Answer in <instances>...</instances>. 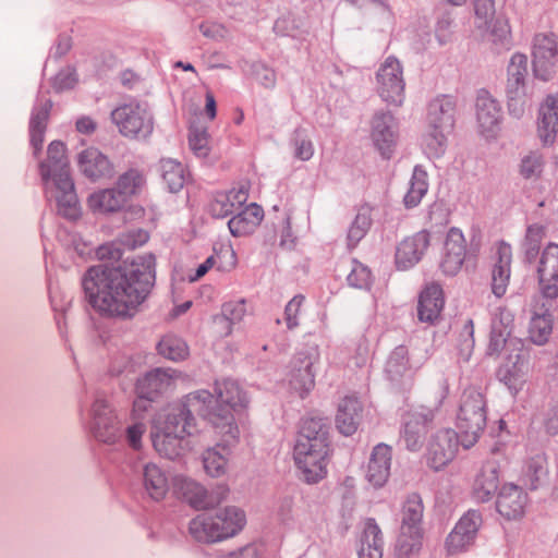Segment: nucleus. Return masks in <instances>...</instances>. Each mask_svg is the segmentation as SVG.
<instances>
[{
  "instance_id": "f257e3e1",
  "label": "nucleus",
  "mask_w": 558,
  "mask_h": 558,
  "mask_svg": "<svg viewBox=\"0 0 558 558\" xmlns=\"http://www.w3.org/2000/svg\"><path fill=\"white\" fill-rule=\"evenodd\" d=\"M155 266L153 254L136 256L118 267L93 266L82 279L85 298L102 316L131 318L155 286Z\"/></svg>"
},
{
  "instance_id": "f03ea898",
  "label": "nucleus",
  "mask_w": 558,
  "mask_h": 558,
  "mask_svg": "<svg viewBox=\"0 0 558 558\" xmlns=\"http://www.w3.org/2000/svg\"><path fill=\"white\" fill-rule=\"evenodd\" d=\"M214 398L208 390H196L186 395L182 401L170 408L161 428L183 437L196 432L195 414L208 421L218 434L228 436L234 440L240 434L238 425L228 410L220 409L215 412L211 409Z\"/></svg>"
},
{
  "instance_id": "7ed1b4c3",
  "label": "nucleus",
  "mask_w": 558,
  "mask_h": 558,
  "mask_svg": "<svg viewBox=\"0 0 558 558\" xmlns=\"http://www.w3.org/2000/svg\"><path fill=\"white\" fill-rule=\"evenodd\" d=\"M39 173L48 202H56L58 214L74 220L80 216L78 199L70 174L65 145L52 141L47 150V159L39 165Z\"/></svg>"
},
{
  "instance_id": "20e7f679",
  "label": "nucleus",
  "mask_w": 558,
  "mask_h": 558,
  "mask_svg": "<svg viewBox=\"0 0 558 558\" xmlns=\"http://www.w3.org/2000/svg\"><path fill=\"white\" fill-rule=\"evenodd\" d=\"M329 446L328 420L304 418L294 445L293 457L306 483L315 484L326 476Z\"/></svg>"
},
{
  "instance_id": "39448f33",
  "label": "nucleus",
  "mask_w": 558,
  "mask_h": 558,
  "mask_svg": "<svg viewBox=\"0 0 558 558\" xmlns=\"http://www.w3.org/2000/svg\"><path fill=\"white\" fill-rule=\"evenodd\" d=\"M125 420V413L117 411L104 393L97 392L88 410L86 425L97 441L116 445L125 440L132 449L138 450L146 425L135 420L124 427Z\"/></svg>"
},
{
  "instance_id": "423d86ee",
  "label": "nucleus",
  "mask_w": 558,
  "mask_h": 558,
  "mask_svg": "<svg viewBox=\"0 0 558 558\" xmlns=\"http://www.w3.org/2000/svg\"><path fill=\"white\" fill-rule=\"evenodd\" d=\"M487 422L485 396L475 388L462 393L457 414V428L461 434V446L465 449L474 446L482 435Z\"/></svg>"
},
{
  "instance_id": "0eeeda50",
  "label": "nucleus",
  "mask_w": 558,
  "mask_h": 558,
  "mask_svg": "<svg viewBox=\"0 0 558 558\" xmlns=\"http://www.w3.org/2000/svg\"><path fill=\"white\" fill-rule=\"evenodd\" d=\"M119 132L129 138L146 140L154 131V117L146 101L132 99L111 111Z\"/></svg>"
},
{
  "instance_id": "6e6552de",
  "label": "nucleus",
  "mask_w": 558,
  "mask_h": 558,
  "mask_svg": "<svg viewBox=\"0 0 558 558\" xmlns=\"http://www.w3.org/2000/svg\"><path fill=\"white\" fill-rule=\"evenodd\" d=\"M506 94L510 116L519 119L527 107L525 81L527 76V57L523 53H514L507 68Z\"/></svg>"
},
{
  "instance_id": "1a4fd4ad",
  "label": "nucleus",
  "mask_w": 558,
  "mask_h": 558,
  "mask_svg": "<svg viewBox=\"0 0 558 558\" xmlns=\"http://www.w3.org/2000/svg\"><path fill=\"white\" fill-rule=\"evenodd\" d=\"M317 345H308L298 351L290 363L289 385L302 399L315 387L314 365L319 362Z\"/></svg>"
},
{
  "instance_id": "9d476101",
  "label": "nucleus",
  "mask_w": 558,
  "mask_h": 558,
  "mask_svg": "<svg viewBox=\"0 0 558 558\" xmlns=\"http://www.w3.org/2000/svg\"><path fill=\"white\" fill-rule=\"evenodd\" d=\"M377 92L380 98L391 105L401 106L404 100L405 82L401 62L389 56L376 73Z\"/></svg>"
},
{
  "instance_id": "9b49d317",
  "label": "nucleus",
  "mask_w": 558,
  "mask_h": 558,
  "mask_svg": "<svg viewBox=\"0 0 558 558\" xmlns=\"http://www.w3.org/2000/svg\"><path fill=\"white\" fill-rule=\"evenodd\" d=\"M533 72L535 77L547 82L555 74L558 62V43L553 33L536 34L532 43Z\"/></svg>"
},
{
  "instance_id": "f8f14e48",
  "label": "nucleus",
  "mask_w": 558,
  "mask_h": 558,
  "mask_svg": "<svg viewBox=\"0 0 558 558\" xmlns=\"http://www.w3.org/2000/svg\"><path fill=\"white\" fill-rule=\"evenodd\" d=\"M461 445V434L451 428L437 430L427 445V464L435 471L446 466L456 456Z\"/></svg>"
},
{
  "instance_id": "ddd939ff",
  "label": "nucleus",
  "mask_w": 558,
  "mask_h": 558,
  "mask_svg": "<svg viewBox=\"0 0 558 558\" xmlns=\"http://www.w3.org/2000/svg\"><path fill=\"white\" fill-rule=\"evenodd\" d=\"M482 514L477 510H469L456 523L446 538V549L449 555L466 551L475 542L482 525Z\"/></svg>"
},
{
  "instance_id": "4468645a",
  "label": "nucleus",
  "mask_w": 558,
  "mask_h": 558,
  "mask_svg": "<svg viewBox=\"0 0 558 558\" xmlns=\"http://www.w3.org/2000/svg\"><path fill=\"white\" fill-rule=\"evenodd\" d=\"M371 137L380 155L389 159L398 140V122L390 111L379 110L371 122Z\"/></svg>"
},
{
  "instance_id": "2eb2a0df",
  "label": "nucleus",
  "mask_w": 558,
  "mask_h": 558,
  "mask_svg": "<svg viewBox=\"0 0 558 558\" xmlns=\"http://www.w3.org/2000/svg\"><path fill=\"white\" fill-rule=\"evenodd\" d=\"M434 412L426 408L410 411L403 418L401 439L410 451H418L433 425Z\"/></svg>"
},
{
  "instance_id": "dca6fc26",
  "label": "nucleus",
  "mask_w": 558,
  "mask_h": 558,
  "mask_svg": "<svg viewBox=\"0 0 558 558\" xmlns=\"http://www.w3.org/2000/svg\"><path fill=\"white\" fill-rule=\"evenodd\" d=\"M541 291L545 298H558V244L549 242L542 251L536 267Z\"/></svg>"
},
{
  "instance_id": "f3484780",
  "label": "nucleus",
  "mask_w": 558,
  "mask_h": 558,
  "mask_svg": "<svg viewBox=\"0 0 558 558\" xmlns=\"http://www.w3.org/2000/svg\"><path fill=\"white\" fill-rule=\"evenodd\" d=\"M476 120L482 135L493 137L499 130L502 118L499 101L487 92L480 90L475 101Z\"/></svg>"
},
{
  "instance_id": "a211bd4d",
  "label": "nucleus",
  "mask_w": 558,
  "mask_h": 558,
  "mask_svg": "<svg viewBox=\"0 0 558 558\" xmlns=\"http://www.w3.org/2000/svg\"><path fill=\"white\" fill-rule=\"evenodd\" d=\"M178 377L179 372L173 368H154L137 379L136 393L146 398L157 399L174 387Z\"/></svg>"
},
{
  "instance_id": "6ab92c4d",
  "label": "nucleus",
  "mask_w": 558,
  "mask_h": 558,
  "mask_svg": "<svg viewBox=\"0 0 558 558\" xmlns=\"http://www.w3.org/2000/svg\"><path fill=\"white\" fill-rule=\"evenodd\" d=\"M429 246V233L418 231L403 239L396 248L395 262L399 270H408L415 266Z\"/></svg>"
},
{
  "instance_id": "aec40b11",
  "label": "nucleus",
  "mask_w": 558,
  "mask_h": 558,
  "mask_svg": "<svg viewBox=\"0 0 558 558\" xmlns=\"http://www.w3.org/2000/svg\"><path fill=\"white\" fill-rule=\"evenodd\" d=\"M215 393L211 409L220 412V409L228 410L231 415L232 411L238 408H244L248 403L246 392L240 387L238 381L233 379L217 380L215 383ZM234 418V416H232ZM235 424V422L233 421Z\"/></svg>"
},
{
  "instance_id": "412c9836",
  "label": "nucleus",
  "mask_w": 558,
  "mask_h": 558,
  "mask_svg": "<svg viewBox=\"0 0 558 558\" xmlns=\"http://www.w3.org/2000/svg\"><path fill=\"white\" fill-rule=\"evenodd\" d=\"M445 296L439 283L432 282L421 291L417 302V318L421 323L435 325L440 319Z\"/></svg>"
},
{
  "instance_id": "4be33fe9",
  "label": "nucleus",
  "mask_w": 558,
  "mask_h": 558,
  "mask_svg": "<svg viewBox=\"0 0 558 558\" xmlns=\"http://www.w3.org/2000/svg\"><path fill=\"white\" fill-rule=\"evenodd\" d=\"M495 264L492 271V291L497 298L506 294L511 276L512 248L505 241L495 246Z\"/></svg>"
},
{
  "instance_id": "5701e85b",
  "label": "nucleus",
  "mask_w": 558,
  "mask_h": 558,
  "mask_svg": "<svg viewBox=\"0 0 558 558\" xmlns=\"http://www.w3.org/2000/svg\"><path fill=\"white\" fill-rule=\"evenodd\" d=\"M457 102L452 96L440 95L428 104L427 128L452 131L456 123Z\"/></svg>"
},
{
  "instance_id": "b1692460",
  "label": "nucleus",
  "mask_w": 558,
  "mask_h": 558,
  "mask_svg": "<svg viewBox=\"0 0 558 558\" xmlns=\"http://www.w3.org/2000/svg\"><path fill=\"white\" fill-rule=\"evenodd\" d=\"M465 239L462 231L451 228L445 242V254L440 262V269L447 276H454L461 269L465 258Z\"/></svg>"
},
{
  "instance_id": "393cba45",
  "label": "nucleus",
  "mask_w": 558,
  "mask_h": 558,
  "mask_svg": "<svg viewBox=\"0 0 558 558\" xmlns=\"http://www.w3.org/2000/svg\"><path fill=\"white\" fill-rule=\"evenodd\" d=\"M80 171L92 181L110 179L113 173V166L106 155L95 147H89L77 155Z\"/></svg>"
},
{
  "instance_id": "a878e982",
  "label": "nucleus",
  "mask_w": 558,
  "mask_h": 558,
  "mask_svg": "<svg viewBox=\"0 0 558 558\" xmlns=\"http://www.w3.org/2000/svg\"><path fill=\"white\" fill-rule=\"evenodd\" d=\"M51 108V99L46 98L41 93H39L29 119V141L35 156H37L43 148L44 136Z\"/></svg>"
},
{
  "instance_id": "bb28decb",
  "label": "nucleus",
  "mask_w": 558,
  "mask_h": 558,
  "mask_svg": "<svg viewBox=\"0 0 558 558\" xmlns=\"http://www.w3.org/2000/svg\"><path fill=\"white\" fill-rule=\"evenodd\" d=\"M145 494L153 500L163 499L169 490L166 472L156 463H143L136 466Z\"/></svg>"
},
{
  "instance_id": "cd10ccee",
  "label": "nucleus",
  "mask_w": 558,
  "mask_h": 558,
  "mask_svg": "<svg viewBox=\"0 0 558 558\" xmlns=\"http://www.w3.org/2000/svg\"><path fill=\"white\" fill-rule=\"evenodd\" d=\"M558 132V95H549L539 107L537 134L543 145L555 142Z\"/></svg>"
},
{
  "instance_id": "c85d7f7f",
  "label": "nucleus",
  "mask_w": 558,
  "mask_h": 558,
  "mask_svg": "<svg viewBox=\"0 0 558 558\" xmlns=\"http://www.w3.org/2000/svg\"><path fill=\"white\" fill-rule=\"evenodd\" d=\"M527 501V495L517 485L501 487L496 501L497 511L508 520L520 518Z\"/></svg>"
},
{
  "instance_id": "c756f323",
  "label": "nucleus",
  "mask_w": 558,
  "mask_h": 558,
  "mask_svg": "<svg viewBox=\"0 0 558 558\" xmlns=\"http://www.w3.org/2000/svg\"><path fill=\"white\" fill-rule=\"evenodd\" d=\"M391 448L386 444L374 447L366 471L367 481L376 488L381 487L390 475Z\"/></svg>"
},
{
  "instance_id": "7c9ffc66",
  "label": "nucleus",
  "mask_w": 558,
  "mask_h": 558,
  "mask_svg": "<svg viewBox=\"0 0 558 558\" xmlns=\"http://www.w3.org/2000/svg\"><path fill=\"white\" fill-rule=\"evenodd\" d=\"M362 403L355 397H345L341 400L336 415V426L344 436H351L362 420Z\"/></svg>"
},
{
  "instance_id": "2f4dec72",
  "label": "nucleus",
  "mask_w": 558,
  "mask_h": 558,
  "mask_svg": "<svg viewBox=\"0 0 558 558\" xmlns=\"http://www.w3.org/2000/svg\"><path fill=\"white\" fill-rule=\"evenodd\" d=\"M263 218L262 206L252 203L228 221V228L233 236H245L254 232Z\"/></svg>"
},
{
  "instance_id": "473e14b6",
  "label": "nucleus",
  "mask_w": 558,
  "mask_h": 558,
  "mask_svg": "<svg viewBox=\"0 0 558 558\" xmlns=\"http://www.w3.org/2000/svg\"><path fill=\"white\" fill-rule=\"evenodd\" d=\"M477 28H486L488 40L493 44L497 52L507 51L512 46L511 29L508 20L505 16H495V14L484 21L476 20Z\"/></svg>"
},
{
  "instance_id": "72a5a7b5",
  "label": "nucleus",
  "mask_w": 558,
  "mask_h": 558,
  "mask_svg": "<svg viewBox=\"0 0 558 558\" xmlns=\"http://www.w3.org/2000/svg\"><path fill=\"white\" fill-rule=\"evenodd\" d=\"M213 517L218 524L221 541L235 536L246 523L245 512L234 506L219 509Z\"/></svg>"
},
{
  "instance_id": "f704fd0d",
  "label": "nucleus",
  "mask_w": 558,
  "mask_h": 558,
  "mask_svg": "<svg viewBox=\"0 0 558 558\" xmlns=\"http://www.w3.org/2000/svg\"><path fill=\"white\" fill-rule=\"evenodd\" d=\"M384 537L375 519L365 521L359 558H383Z\"/></svg>"
},
{
  "instance_id": "c9c22d12",
  "label": "nucleus",
  "mask_w": 558,
  "mask_h": 558,
  "mask_svg": "<svg viewBox=\"0 0 558 558\" xmlns=\"http://www.w3.org/2000/svg\"><path fill=\"white\" fill-rule=\"evenodd\" d=\"M88 207L95 214H113L126 204L114 187L102 189L92 193L87 199Z\"/></svg>"
},
{
  "instance_id": "e433bc0d",
  "label": "nucleus",
  "mask_w": 558,
  "mask_h": 558,
  "mask_svg": "<svg viewBox=\"0 0 558 558\" xmlns=\"http://www.w3.org/2000/svg\"><path fill=\"white\" fill-rule=\"evenodd\" d=\"M189 533L198 543L221 542L218 524L210 513H201L193 518L189 523Z\"/></svg>"
},
{
  "instance_id": "4c0bfd02",
  "label": "nucleus",
  "mask_w": 558,
  "mask_h": 558,
  "mask_svg": "<svg viewBox=\"0 0 558 558\" xmlns=\"http://www.w3.org/2000/svg\"><path fill=\"white\" fill-rule=\"evenodd\" d=\"M423 512L424 506L421 496L416 493L410 494L402 506L400 529L423 533Z\"/></svg>"
},
{
  "instance_id": "58836bf2",
  "label": "nucleus",
  "mask_w": 558,
  "mask_h": 558,
  "mask_svg": "<svg viewBox=\"0 0 558 558\" xmlns=\"http://www.w3.org/2000/svg\"><path fill=\"white\" fill-rule=\"evenodd\" d=\"M546 475V457L543 452H535L525 460L522 468V481L527 488H538Z\"/></svg>"
},
{
  "instance_id": "ea45409f",
  "label": "nucleus",
  "mask_w": 558,
  "mask_h": 558,
  "mask_svg": "<svg viewBox=\"0 0 558 558\" xmlns=\"http://www.w3.org/2000/svg\"><path fill=\"white\" fill-rule=\"evenodd\" d=\"M222 436V441L225 445L220 447V445H217L214 448L207 449L203 454V464L206 473L213 477H218L222 475L226 471L227 465V457L225 454L226 446H230L234 442H236L239 436L232 440L228 436Z\"/></svg>"
},
{
  "instance_id": "a19ab883",
  "label": "nucleus",
  "mask_w": 558,
  "mask_h": 558,
  "mask_svg": "<svg viewBox=\"0 0 558 558\" xmlns=\"http://www.w3.org/2000/svg\"><path fill=\"white\" fill-rule=\"evenodd\" d=\"M181 488L185 500L195 509H207L220 501L219 498H215L204 486L193 480H183Z\"/></svg>"
},
{
  "instance_id": "79ce46f5",
  "label": "nucleus",
  "mask_w": 558,
  "mask_h": 558,
  "mask_svg": "<svg viewBox=\"0 0 558 558\" xmlns=\"http://www.w3.org/2000/svg\"><path fill=\"white\" fill-rule=\"evenodd\" d=\"M499 476L494 463H486L474 482V495L480 501H487L497 492Z\"/></svg>"
},
{
  "instance_id": "37998d69",
  "label": "nucleus",
  "mask_w": 558,
  "mask_h": 558,
  "mask_svg": "<svg viewBox=\"0 0 558 558\" xmlns=\"http://www.w3.org/2000/svg\"><path fill=\"white\" fill-rule=\"evenodd\" d=\"M184 438L181 435L171 434L159 426H156V430L151 434L154 448L159 454L171 460L180 454L182 450L181 444Z\"/></svg>"
},
{
  "instance_id": "c03bdc74",
  "label": "nucleus",
  "mask_w": 558,
  "mask_h": 558,
  "mask_svg": "<svg viewBox=\"0 0 558 558\" xmlns=\"http://www.w3.org/2000/svg\"><path fill=\"white\" fill-rule=\"evenodd\" d=\"M428 191V175L423 166L416 165L410 180V186L403 197L407 208L416 207Z\"/></svg>"
},
{
  "instance_id": "a18cd8bd",
  "label": "nucleus",
  "mask_w": 558,
  "mask_h": 558,
  "mask_svg": "<svg viewBox=\"0 0 558 558\" xmlns=\"http://www.w3.org/2000/svg\"><path fill=\"white\" fill-rule=\"evenodd\" d=\"M524 362L519 359L515 362H507L497 371L498 379L505 384L509 391L514 396L525 383Z\"/></svg>"
},
{
  "instance_id": "49530a36",
  "label": "nucleus",
  "mask_w": 558,
  "mask_h": 558,
  "mask_svg": "<svg viewBox=\"0 0 558 558\" xmlns=\"http://www.w3.org/2000/svg\"><path fill=\"white\" fill-rule=\"evenodd\" d=\"M372 223V208L368 205L361 206L348 230L347 241L350 250L354 248L365 238Z\"/></svg>"
},
{
  "instance_id": "de8ad7c7",
  "label": "nucleus",
  "mask_w": 558,
  "mask_h": 558,
  "mask_svg": "<svg viewBox=\"0 0 558 558\" xmlns=\"http://www.w3.org/2000/svg\"><path fill=\"white\" fill-rule=\"evenodd\" d=\"M160 172L163 183L171 193H178L185 183V170L181 162L174 159H161Z\"/></svg>"
},
{
  "instance_id": "09e8293b",
  "label": "nucleus",
  "mask_w": 558,
  "mask_h": 558,
  "mask_svg": "<svg viewBox=\"0 0 558 558\" xmlns=\"http://www.w3.org/2000/svg\"><path fill=\"white\" fill-rule=\"evenodd\" d=\"M157 351L161 356L173 362L183 361L189 355L186 342L173 333H168L160 339Z\"/></svg>"
},
{
  "instance_id": "8fccbe9b",
  "label": "nucleus",
  "mask_w": 558,
  "mask_h": 558,
  "mask_svg": "<svg viewBox=\"0 0 558 558\" xmlns=\"http://www.w3.org/2000/svg\"><path fill=\"white\" fill-rule=\"evenodd\" d=\"M409 371V356L408 349L404 345L396 347L389 354L386 365L385 374L392 383L399 381L404 374Z\"/></svg>"
},
{
  "instance_id": "3c124183",
  "label": "nucleus",
  "mask_w": 558,
  "mask_h": 558,
  "mask_svg": "<svg viewBox=\"0 0 558 558\" xmlns=\"http://www.w3.org/2000/svg\"><path fill=\"white\" fill-rule=\"evenodd\" d=\"M553 331V315L547 311L534 314L529 325V335L532 342L542 345L546 343Z\"/></svg>"
},
{
  "instance_id": "603ef678",
  "label": "nucleus",
  "mask_w": 558,
  "mask_h": 558,
  "mask_svg": "<svg viewBox=\"0 0 558 558\" xmlns=\"http://www.w3.org/2000/svg\"><path fill=\"white\" fill-rule=\"evenodd\" d=\"M451 132L440 129L427 130L423 140V148L429 159H438L445 155L448 145V134Z\"/></svg>"
},
{
  "instance_id": "864d4df0",
  "label": "nucleus",
  "mask_w": 558,
  "mask_h": 558,
  "mask_svg": "<svg viewBox=\"0 0 558 558\" xmlns=\"http://www.w3.org/2000/svg\"><path fill=\"white\" fill-rule=\"evenodd\" d=\"M423 533L414 531H403L400 529V534L395 544L396 558H410L413 554L417 553L422 546Z\"/></svg>"
},
{
  "instance_id": "5fc2aeb1",
  "label": "nucleus",
  "mask_w": 558,
  "mask_h": 558,
  "mask_svg": "<svg viewBox=\"0 0 558 558\" xmlns=\"http://www.w3.org/2000/svg\"><path fill=\"white\" fill-rule=\"evenodd\" d=\"M545 167V157L539 150H532L522 156L519 165V173L525 180L541 178Z\"/></svg>"
},
{
  "instance_id": "6e6d98bb",
  "label": "nucleus",
  "mask_w": 558,
  "mask_h": 558,
  "mask_svg": "<svg viewBox=\"0 0 558 558\" xmlns=\"http://www.w3.org/2000/svg\"><path fill=\"white\" fill-rule=\"evenodd\" d=\"M144 184V177L138 170L130 169L118 178L116 191L128 203L132 195H135Z\"/></svg>"
},
{
  "instance_id": "4d7b16f0",
  "label": "nucleus",
  "mask_w": 558,
  "mask_h": 558,
  "mask_svg": "<svg viewBox=\"0 0 558 558\" xmlns=\"http://www.w3.org/2000/svg\"><path fill=\"white\" fill-rule=\"evenodd\" d=\"M189 146L197 158H206L210 151L207 130L198 126L191 128L189 131Z\"/></svg>"
},
{
  "instance_id": "13d9d810",
  "label": "nucleus",
  "mask_w": 558,
  "mask_h": 558,
  "mask_svg": "<svg viewBox=\"0 0 558 558\" xmlns=\"http://www.w3.org/2000/svg\"><path fill=\"white\" fill-rule=\"evenodd\" d=\"M246 314V302L244 299L229 301L222 305L221 315L217 317L218 322L228 323V331H231L230 325L239 323Z\"/></svg>"
},
{
  "instance_id": "bf43d9fd",
  "label": "nucleus",
  "mask_w": 558,
  "mask_h": 558,
  "mask_svg": "<svg viewBox=\"0 0 558 558\" xmlns=\"http://www.w3.org/2000/svg\"><path fill=\"white\" fill-rule=\"evenodd\" d=\"M347 282L350 287L368 290L372 284V272L367 266L353 259Z\"/></svg>"
},
{
  "instance_id": "052dcab7",
  "label": "nucleus",
  "mask_w": 558,
  "mask_h": 558,
  "mask_svg": "<svg viewBox=\"0 0 558 558\" xmlns=\"http://www.w3.org/2000/svg\"><path fill=\"white\" fill-rule=\"evenodd\" d=\"M292 145L294 147V157L302 161L310 160L314 155V145L306 135L304 129H296L293 134Z\"/></svg>"
},
{
  "instance_id": "680f3d73",
  "label": "nucleus",
  "mask_w": 558,
  "mask_h": 558,
  "mask_svg": "<svg viewBox=\"0 0 558 558\" xmlns=\"http://www.w3.org/2000/svg\"><path fill=\"white\" fill-rule=\"evenodd\" d=\"M234 207L225 192L217 193L209 204V213L215 218H225L234 213Z\"/></svg>"
},
{
  "instance_id": "e2e57ef3",
  "label": "nucleus",
  "mask_w": 558,
  "mask_h": 558,
  "mask_svg": "<svg viewBox=\"0 0 558 558\" xmlns=\"http://www.w3.org/2000/svg\"><path fill=\"white\" fill-rule=\"evenodd\" d=\"M452 21V15L449 11H445L437 19L435 36L441 46L446 45L450 40Z\"/></svg>"
},
{
  "instance_id": "0e129e2a",
  "label": "nucleus",
  "mask_w": 558,
  "mask_h": 558,
  "mask_svg": "<svg viewBox=\"0 0 558 558\" xmlns=\"http://www.w3.org/2000/svg\"><path fill=\"white\" fill-rule=\"evenodd\" d=\"M253 74L256 81L265 88L272 89L276 86L277 77L272 69L264 63L253 64Z\"/></svg>"
},
{
  "instance_id": "69168bd1",
  "label": "nucleus",
  "mask_w": 558,
  "mask_h": 558,
  "mask_svg": "<svg viewBox=\"0 0 558 558\" xmlns=\"http://www.w3.org/2000/svg\"><path fill=\"white\" fill-rule=\"evenodd\" d=\"M148 239L149 234L144 229H131L120 236L121 244L130 250L144 245Z\"/></svg>"
},
{
  "instance_id": "338daca9",
  "label": "nucleus",
  "mask_w": 558,
  "mask_h": 558,
  "mask_svg": "<svg viewBox=\"0 0 558 558\" xmlns=\"http://www.w3.org/2000/svg\"><path fill=\"white\" fill-rule=\"evenodd\" d=\"M304 302V296L301 294H298L293 296L284 308V319L287 323V327L289 329H293L299 326V313L301 310V306Z\"/></svg>"
},
{
  "instance_id": "774afa93",
  "label": "nucleus",
  "mask_w": 558,
  "mask_h": 558,
  "mask_svg": "<svg viewBox=\"0 0 558 558\" xmlns=\"http://www.w3.org/2000/svg\"><path fill=\"white\" fill-rule=\"evenodd\" d=\"M76 83L75 70L68 66L61 70L52 80V86L57 92L72 88Z\"/></svg>"
}]
</instances>
